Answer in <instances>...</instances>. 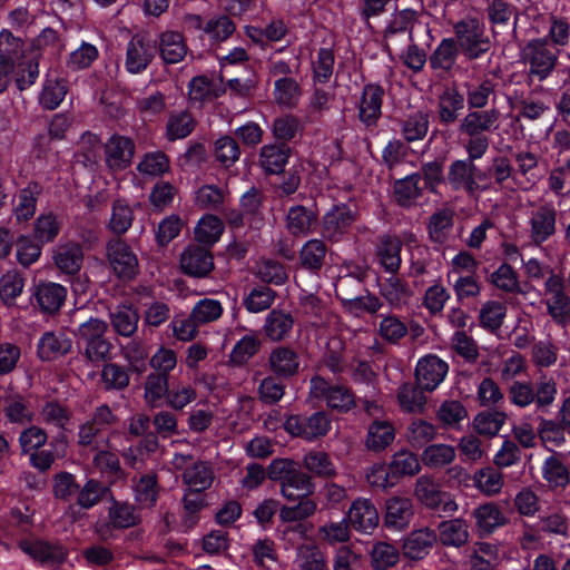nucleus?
Segmentation results:
<instances>
[{
    "mask_svg": "<svg viewBox=\"0 0 570 570\" xmlns=\"http://www.w3.org/2000/svg\"><path fill=\"white\" fill-rule=\"evenodd\" d=\"M24 45L23 41L13 36V33L3 29L0 31V61L6 65H11L19 70L27 72V66L35 63L33 61L24 62Z\"/></svg>",
    "mask_w": 570,
    "mask_h": 570,
    "instance_id": "17",
    "label": "nucleus"
},
{
    "mask_svg": "<svg viewBox=\"0 0 570 570\" xmlns=\"http://www.w3.org/2000/svg\"><path fill=\"white\" fill-rule=\"evenodd\" d=\"M384 88L379 83H367L363 88L358 106L360 120L367 126L374 125L381 117Z\"/></svg>",
    "mask_w": 570,
    "mask_h": 570,
    "instance_id": "16",
    "label": "nucleus"
},
{
    "mask_svg": "<svg viewBox=\"0 0 570 570\" xmlns=\"http://www.w3.org/2000/svg\"><path fill=\"white\" fill-rule=\"evenodd\" d=\"M327 250L324 240L318 238L307 240L298 254L301 266L312 274H317L324 266Z\"/></svg>",
    "mask_w": 570,
    "mask_h": 570,
    "instance_id": "30",
    "label": "nucleus"
},
{
    "mask_svg": "<svg viewBox=\"0 0 570 570\" xmlns=\"http://www.w3.org/2000/svg\"><path fill=\"white\" fill-rule=\"evenodd\" d=\"M474 165L470 159L455 160L450 166L448 180L454 189L464 187L468 191H474L478 185L473 177Z\"/></svg>",
    "mask_w": 570,
    "mask_h": 570,
    "instance_id": "39",
    "label": "nucleus"
},
{
    "mask_svg": "<svg viewBox=\"0 0 570 570\" xmlns=\"http://www.w3.org/2000/svg\"><path fill=\"white\" fill-rule=\"evenodd\" d=\"M346 519L352 528L361 533H372L380 522V513L371 499H355L347 513Z\"/></svg>",
    "mask_w": 570,
    "mask_h": 570,
    "instance_id": "11",
    "label": "nucleus"
},
{
    "mask_svg": "<svg viewBox=\"0 0 570 570\" xmlns=\"http://www.w3.org/2000/svg\"><path fill=\"white\" fill-rule=\"evenodd\" d=\"M72 348V341L62 332L49 331L42 334L37 345L38 356L42 361H53Z\"/></svg>",
    "mask_w": 570,
    "mask_h": 570,
    "instance_id": "21",
    "label": "nucleus"
},
{
    "mask_svg": "<svg viewBox=\"0 0 570 570\" xmlns=\"http://www.w3.org/2000/svg\"><path fill=\"white\" fill-rule=\"evenodd\" d=\"M108 262L115 274L122 279H132L139 272L136 254L120 238H112L106 245Z\"/></svg>",
    "mask_w": 570,
    "mask_h": 570,
    "instance_id": "5",
    "label": "nucleus"
},
{
    "mask_svg": "<svg viewBox=\"0 0 570 570\" xmlns=\"http://www.w3.org/2000/svg\"><path fill=\"white\" fill-rule=\"evenodd\" d=\"M414 517L413 500L406 497H392L385 501L383 525L389 530H404Z\"/></svg>",
    "mask_w": 570,
    "mask_h": 570,
    "instance_id": "12",
    "label": "nucleus"
},
{
    "mask_svg": "<svg viewBox=\"0 0 570 570\" xmlns=\"http://www.w3.org/2000/svg\"><path fill=\"white\" fill-rule=\"evenodd\" d=\"M39 75L38 65L29 63L27 72L19 70L11 65H6L0 61V94L3 92L11 80H14L19 89H24L27 86L32 85Z\"/></svg>",
    "mask_w": 570,
    "mask_h": 570,
    "instance_id": "34",
    "label": "nucleus"
},
{
    "mask_svg": "<svg viewBox=\"0 0 570 570\" xmlns=\"http://www.w3.org/2000/svg\"><path fill=\"white\" fill-rule=\"evenodd\" d=\"M421 181V173H413L394 181L393 196L400 207L410 208L423 196Z\"/></svg>",
    "mask_w": 570,
    "mask_h": 570,
    "instance_id": "20",
    "label": "nucleus"
},
{
    "mask_svg": "<svg viewBox=\"0 0 570 570\" xmlns=\"http://www.w3.org/2000/svg\"><path fill=\"white\" fill-rule=\"evenodd\" d=\"M52 259L57 268L67 275H76L83 263V252L78 243L59 244L53 249Z\"/></svg>",
    "mask_w": 570,
    "mask_h": 570,
    "instance_id": "22",
    "label": "nucleus"
},
{
    "mask_svg": "<svg viewBox=\"0 0 570 570\" xmlns=\"http://www.w3.org/2000/svg\"><path fill=\"white\" fill-rule=\"evenodd\" d=\"M283 428L292 438L313 443L330 433L332 417L324 410L285 414Z\"/></svg>",
    "mask_w": 570,
    "mask_h": 570,
    "instance_id": "2",
    "label": "nucleus"
},
{
    "mask_svg": "<svg viewBox=\"0 0 570 570\" xmlns=\"http://www.w3.org/2000/svg\"><path fill=\"white\" fill-rule=\"evenodd\" d=\"M304 468L323 479H333L337 470L328 453L324 451H309L303 458Z\"/></svg>",
    "mask_w": 570,
    "mask_h": 570,
    "instance_id": "38",
    "label": "nucleus"
},
{
    "mask_svg": "<svg viewBox=\"0 0 570 570\" xmlns=\"http://www.w3.org/2000/svg\"><path fill=\"white\" fill-rule=\"evenodd\" d=\"M538 421V434L543 442H550L557 448L566 443L568 426L563 425L561 420L557 421L540 416Z\"/></svg>",
    "mask_w": 570,
    "mask_h": 570,
    "instance_id": "51",
    "label": "nucleus"
},
{
    "mask_svg": "<svg viewBox=\"0 0 570 570\" xmlns=\"http://www.w3.org/2000/svg\"><path fill=\"white\" fill-rule=\"evenodd\" d=\"M273 96L281 108L292 110L298 106L302 88L294 78L281 77L274 82Z\"/></svg>",
    "mask_w": 570,
    "mask_h": 570,
    "instance_id": "33",
    "label": "nucleus"
},
{
    "mask_svg": "<svg viewBox=\"0 0 570 570\" xmlns=\"http://www.w3.org/2000/svg\"><path fill=\"white\" fill-rule=\"evenodd\" d=\"M392 478H395L396 483L404 476H413L421 470L417 456L409 451H400L392 456L391 462L387 464Z\"/></svg>",
    "mask_w": 570,
    "mask_h": 570,
    "instance_id": "41",
    "label": "nucleus"
},
{
    "mask_svg": "<svg viewBox=\"0 0 570 570\" xmlns=\"http://www.w3.org/2000/svg\"><path fill=\"white\" fill-rule=\"evenodd\" d=\"M507 421L503 411L485 410L478 413L473 420L474 430L484 436H495Z\"/></svg>",
    "mask_w": 570,
    "mask_h": 570,
    "instance_id": "42",
    "label": "nucleus"
},
{
    "mask_svg": "<svg viewBox=\"0 0 570 570\" xmlns=\"http://www.w3.org/2000/svg\"><path fill=\"white\" fill-rule=\"evenodd\" d=\"M39 194L40 187L36 183H30L19 191L14 206V215L18 220H28L35 215Z\"/></svg>",
    "mask_w": 570,
    "mask_h": 570,
    "instance_id": "46",
    "label": "nucleus"
},
{
    "mask_svg": "<svg viewBox=\"0 0 570 570\" xmlns=\"http://www.w3.org/2000/svg\"><path fill=\"white\" fill-rule=\"evenodd\" d=\"M271 371L278 379H292L299 371V356L288 346L275 347L268 357Z\"/></svg>",
    "mask_w": 570,
    "mask_h": 570,
    "instance_id": "19",
    "label": "nucleus"
},
{
    "mask_svg": "<svg viewBox=\"0 0 570 570\" xmlns=\"http://www.w3.org/2000/svg\"><path fill=\"white\" fill-rule=\"evenodd\" d=\"M472 515L480 537L489 535L508 523V518L494 502L480 504L473 510Z\"/></svg>",
    "mask_w": 570,
    "mask_h": 570,
    "instance_id": "18",
    "label": "nucleus"
},
{
    "mask_svg": "<svg viewBox=\"0 0 570 570\" xmlns=\"http://www.w3.org/2000/svg\"><path fill=\"white\" fill-rule=\"evenodd\" d=\"M294 505H283L279 510V518L283 522L302 521L316 511V503L311 498H298Z\"/></svg>",
    "mask_w": 570,
    "mask_h": 570,
    "instance_id": "56",
    "label": "nucleus"
},
{
    "mask_svg": "<svg viewBox=\"0 0 570 570\" xmlns=\"http://www.w3.org/2000/svg\"><path fill=\"white\" fill-rule=\"evenodd\" d=\"M459 56L458 45L454 38H444L436 46L429 58V63L433 70H452Z\"/></svg>",
    "mask_w": 570,
    "mask_h": 570,
    "instance_id": "35",
    "label": "nucleus"
},
{
    "mask_svg": "<svg viewBox=\"0 0 570 570\" xmlns=\"http://www.w3.org/2000/svg\"><path fill=\"white\" fill-rule=\"evenodd\" d=\"M67 297V288L58 283H40L35 287L32 298L35 304L45 314H56L63 305Z\"/></svg>",
    "mask_w": 570,
    "mask_h": 570,
    "instance_id": "14",
    "label": "nucleus"
},
{
    "mask_svg": "<svg viewBox=\"0 0 570 570\" xmlns=\"http://www.w3.org/2000/svg\"><path fill=\"white\" fill-rule=\"evenodd\" d=\"M134 213L128 204L124 200H116L112 204L111 217L109 219V228L116 235L125 234L131 226Z\"/></svg>",
    "mask_w": 570,
    "mask_h": 570,
    "instance_id": "59",
    "label": "nucleus"
},
{
    "mask_svg": "<svg viewBox=\"0 0 570 570\" xmlns=\"http://www.w3.org/2000/svg\"><path fill=\"white\" fill-rule=\"evenodd\" d=\"M3 411L11 423L21 425L31 423L35 417L29 401L20 394L7 397Z\"/></svg>",
    "mask_w": 570,
    "mask_h": 570,
    "instance_id": "40",
    "label": "nucleus"
},
{
    "mask_svg": "<svg viewBox=\"0 0 570 570\" xmlns=\"http://www.w3.org/2000/svg\"><path fill=\"white\" fill-rule=\"evenodd\" d=\"M402 243L399 238L383 235L377 245L376 255L385 272L395 274L401 266Z\"/></svg>",
    "mask_w": 570,
    "mask_h": 570,
    "instance_id": "29",
    "label": "nucleus"
},
{
    "mask_svg": "<svg viewBox=\"0 0 570 570\" xmlns=\"http://www.w3.org/2000/svg\"><path fill=\"white\" fill-rule=\"evenodd\" d=\"M505 315L507 306L503 303L499 301H488L480 309V325L490 332L498 331L502 326Z\"/></svg>",
    "mask_w": 570,
    "mask_h": 570,
    "instance_id": "49",
    "label": "nucleus"
},
{
    "mask_svg": "<svg viewBox=\"0 0 570 570\" xmlns=\"http://www.w3.org/2000/svg\"><path fill=\"white\" fill-rule=\"evenodd\" d=\"M245 215L246 214L238 209H224L222 217L216 215V243L219 242L226 225L233 238L240 237L245 233Z\"/></svg>",
    "mask_w": 570,
    "mask_h": 570,
    "instance_id": "47",
    "label": "nucleus"
},
{
    "mask_svg": "<svg viewBox=\"0 0 570 570\" xmlns=\"http://www.w3.org/2000/svg\"><path fill=\"white\" fill-rule=\"evenodd\" d=\"M159 52L166 63H178L187 53L183 36L176 31H165L159 36Z\"/></svg>",
    "mask_w": 570,
    "mask_h": 570,
    "instance_id": "36",
    "label": "nucleus"
},
{
    "mask_svg": "<svg viewBox=\"0 0 570 570\" xmlns=\"http://www.w3.org/2000/svg\"><path fill=\"white\" fill-rule=\"evenodd\" d=\"M317 223V214L303 205L291 206L286 215V227L294 236L307 235Z\"/></svg>",
    "mask_w": 570,
    "mask_h": 570,
    "instance_id": "28",
    "label": "nucleus"
},
{
    "mask_svg": "<svg viewBox=\"0 0 570 570\" xmlns=\"http://www.w3.org/2000/svg\"><path fill=\"white\" fill-rule=\"evenodd\" d=\"M108 324L98 317H90L72 331L82 357L90 363H100L111 357L112 344L106 337Z\"/></svg>",
    "mask_w": 570,
    "mask_h": 570,
    "instance_id": "1",
    "label": "nucleus"
},
{
    "mask_svg": "<svg viewBox=\"0 0 570 570\" xmlns=\"http://www.w3.org/2000/svg\"><path fill=\"white\" fill-rule=\"evenodd\" d=\"M466 101L470 109H481L488 105L489 97L494 92L492 79L484 78L478 85L465 83Z\"/></svg>",
    "mask_w": 570,
    "mask_h": 570,
    "instance_id": "53",
    "label": "nucleus"
},
{
    "mask_svg": "<svg viewBox=\"0 0 570 570\" xmlns=\"http://www.w3.org/2000/svg\"><path fill=\"white\" fill-rule=\"evenodd\" d=\"M71 411L56 401L46 402L41 410L40 416L46 424L55 425L59 429L66 430L71 419Z\"/></svg>",
    "mask_w": 570,
    "mask_h": 570,
    "instance_id": "55",
    "label": "nucleus"
},
{
    "mask_svg": "<svg viewBox=\"0 0 570 570\" xmlns=\"http://www.w3.org/2000/svg\"><path fill=\"white\" fill-rule=\"evenodd\" d=\"M314 490L315 484L312 476L304 472L298 463L281 487V493L288 501H295L298 498H309Z\"/></svg>",
    "mask_w": 570,
    "mask_h": 570,
    "instance_id": "23",
    "label": "nucleus"
},
{
    "mask_svg": "<svg viewBox=\"0 0 570 570\" xmlns=\"http://www.w3.org/2000/svg\"><path fill=\"white\" fill-rule=\"evenodd\" d=\"M546 305L548 314L556 324L567 326L570 323V296L567 293L550 296Z\"/></svg>",
    "mask_w": 570,
    "mask_h": 570,
    "instance_id": "62",
    "label": "nucleus"
},
{
    "mask_svg": "<svg viewBox=\"0 0 570 570\" xmlns=\"http://www.w3.org/2000/svg\"><path fill=\"white\" fill-rule=\"evenodd\" d=\"M289 155V145H263L259 163L267 175L284 174Z\"/></svg>",
    "mask_w": 570,
    "mask_h": 570,
    "instance_id": "27",
    "label": "nucleus"
},
{
    "mask_svg": "<svg viewBox=\"0 0 570 570\" xmlns=\"http://www.w3.org/2000/svg\"><path fill=\"white\" fill-rule=\"evenodd\" d=\"M179 266L181 271L190 276L203 277L214 267L212 247L200 244H189L180 254Z\"/></svg>",
    "mask_w": 570,
    "mask_h": 570,
    "instance_id": "8",
    "label": "nucleus"
},
{
    "mask_svg": "<svg viewBox=\"0 0 570 570\" xmlns=\"http://www.w3.org/2000/svg\"><path fill=\"white\" fill-rule=\"evenodd\" d=\"M194 127L193 117L186 111H180L171 115L168 119L167 136L170 140L184 139L193 131Z\"/></svg>",
    "mask_w": 570,
    "mask_h": 570,
    "instance_id": "63",
    "label": "nucleus"
},
{
    "mask_svg": "<svg viewBox=\"0 0 570 570\" xmlns=\"http://www.w3.org/2000/svg\"><path fill=\"white\" fill-rule=\"evenodd\" d=\"M297 562L299 570H330L324 553L315 546L299 549Z\"/></svg>",
    "mask_w": 570,
    "mask_h": 570,
    "instance_id": "64",
    "label": "nucleus"
},
{
    "mask_svg": "<svg viewBox=\"0 0 570 570\" xmlns=\"http://www.w3.org/2000/svg\"><path fill=\"white\" fill-rule=\"evenodd\" d=\"M335 63L332 48H320L316 60L312 62V78L314 83L325 85L330 81Z\"/></svg>",
    "mask_w": 570,
    "mask_h": 570,
    "instance_id": "48",
    "label": "nucleus"
},
{
    "mask_svg": "<svg viewBox=\"0 0 570 570\" xmlns=\"http://www.w3.org/2000/svg\"><path fill=\"white\" fill-rule=\"evenodd\" d=\"M108 491L101 482L89 479L83 487H79L77 504L82 509H90L98 504Z\"/></svg>",
    "mask_w": 570,
    "mask_h": 570,
    "instance_id": "57",
    "label": "nucleus"
},
{
    "mask_svg": "<svg viewBox=\"0 0 570 570\" xmlns=\"http://www.w3.org/2000/svg\"><path fill=\"white\" fill-rule=\"evenodd\" d=\"M453 227V213L449 209H438L428 223L430 239L435 244H444L448 232Z\"/></svg>",
    "mask_w": 570,
    "mask_h": 570,
    "instance_id": "43",
    "label": "nucleus"
},
{
    "mask_svg": "<svg viewBox=\"0 0 570 570\" xmlns=\"http://www.w3.org/2000/svg\"><path fill=\"white\" fill-rule=\"evenodd\" d=\"M276 297V292L267 285L253 287L244 298V305L250 313H259L271 307Z\"/></svg>",
    "mask_w": 570,
    "mask_h": 570,
    "instance_id": "52",
    "label": "nucleus"
},
{
    "mask_svg": "<svg viewBox=\"0 0 570 570\" xmlns=\"http://www.w3.org/2000/svg\"><path fill=\"white\" fill-rule=\"evenodd\" d=\"M521 56L523 61L529 65V75L535 77L539 81L550 77L558 62V52L549 48L547 38L528 41Z\"/></svg>",
    "mask_w": 570,
    "mask_h": 570,
    "instance_id": "4",
    "label": "nucleus"
},
{
    "mask_svg": "<svg viewBox=\"0 0 570 570\" xmlns=\"http://www.w3.org/2000/svg\"><path fill=\"white\" fill-rule=\"evenodd\" d=\"M455 458L454 448L448 444L428 445L422 453V462L429 468H442Z\"/></svg>",
    "mask_w": 570,
    "mask_h": 570,
    "instance_id": "54",
    "label": "nucleus"
},
{
    "mask_svg": "<svg viewBox=\"0 0 570 570\" xmlns=\"http://www.w3.org/2000/svg\"><path fill=\"white\" fill-rule=\"evenodd\" d=\"M400 559L397 548L387 542H377L371 552V562L376 570H385L394 566Z\"/></svg>",
    "mask_w": 570,
    "mask_h": 570,
    "instance_id": "60",
    "label": "nucleus"
},
{
    "mask_svg": "<svg viewBox=\"0 0 570 570\" xmlns=\"http://www.w3.org/2000/svg\"><path fill=\"white\" fill-rule=\"evenodd\" d=\"M531 242L540 246L546 243L557 230V210L551 203L541 205L530 218Z\"/></svg>",
    "mask_w": 570,
    "mask_h": 570,
    "instance_id": "10",
    "label": "nucleus"
},
{
    "mask_svg": "<svg viewBox=\"0 0 570 570\" xmlns=\"http://www.w3.org/2000/svg\"><path fill=\"white\" fill-rule=\"evenodd\" d=\"M542 478L552 488L564 489L570 483V471L557 454H552L543 461L541 466Z\"/></svg>",
    "mask_w": 570,
    "mask_h": 570,
    "instance_id": "37",
    "label": "nucleus"
},
{
    "mask_svg": "<svg viewBox=\"0 0 570 570\" xmlns=\"http://www.w3.org/2000/svg\"><path fill=\"white\" fill-rule=\"evenodd\" d=\"M455 42L469 60L483 57L491 48L484 28L476 18L461 19L453 26Z\"/></svg>",
    "mask_w": 570,
    "mask_h": 570,
    "instance_id": "3",
    "label": "nucleus"
},
{
    "mask_svg": "<svg viewBox=\"0 0 570 570\" xmlns=\"http://www.w3.org/2000/svg\"><path fill=\"white\" fill-rule=\"evenodd\" d=\"M101 381L106 390H124L129 385V374L124 366L107 363L101 370Z\"/></svg>",
    "mask_w": 570,
    "mask_h": 570,
    "instance_id": "61",
    "label": "nucleus"
},
{
    "mask_svg": "<svg viewBox=\"0 0 570 570\" xmlns=\"http://www.w3.org/2000/svg\"><path fill=\"white\" fill-rule=\"evenodd\" d=\"M183 480L190 490L203 491L210 487L213 482V471L205 463L193 464L183 473Z\"/></svg>",
    "mask_w": 570,
    "mask_h": 570,
    "instance_id": "58",
    "label": "nucleus"
},
{
    "mask_svg": "<svg viewBox=\"0 0 570 570\" xmlns=\"http://www.w3.org/2000/svg\"><path fill=\"white\" fill-rule=\"evenodd\" d=\"M498 289L510 294H523L515 269L508 263H502L489 278Z\"/></svg>",
    "mask_w": 570,
    "mask_h": 570,
    "instance_id": "45",
    "label": "nucleus"
},
{
    "mask_svg": "<svg viewBox=\"0 0 570 570\" xmlns=\"http://www.w3.org/2000/svg\"><path fill=\"white\" fill-rule=\"evenodd\" d=\"M395 439V429L389 421H373L368 429L365 439V446L368 451L381 452L384 451Z\"/></svg>",
    "mask_w": 570,
    "mask_h": 570,
    "instance_id": "31",
    "label": "nucleus"
},
{
    "mask_svg": "<svg viewBox=\"0 0 570 570\" xmlns=\"http://www.w3.org/2000/svg\"><path fill=\"white\" fill-rule=\"evenodd\" d=\"M19 548L31 559L43 564L61 563L67 557V550L62 546L40 540H22Z\"/></svg>",
    "mask_w": 570,
    "mask_h": 570,
    "instance_id": "15",
    "label": "nucleus"
},
{
    "mask_svg": "<svg viewBox=\"0 0 570 570\" xmlns=\"http://www.w3.org/2000/svg\"><path fill=\"white\" fill-rule=\"evenodd\" d=\"M355 220L356 214L348 205H334L323 216L322 235L332 243L341 242Z\"/></svg>",
    "mask_w": 570,
    "mask_h": 570,
    "instance_id": "6",
    "label": "nucleus"
},
{
    "mask_svg": "<svg viewBox=\"0 0 570 570\" xmlns=\"http://www.w3.org/2000/svg\"><path fill=\"white\" fill-rule=\"evenodd\" d=\"M464 95L459 91L454 83L446 86L439 96L438 109L440 121L443 125L454 122L459 112L464 109Z\"/></svg>",
    "mask_w": 570,
    "mask_h": 570,
    "instance_id": "25",
    "label": "nucleus"
},
{
    "mask_svg": "<svg viewBox=\"0 0 570 570\" xmlns=\"http://www.w3.org/2000/svg\"><path fill=\"white\" fill-rule=\"evenodd\" d=\"M155 53L154 42L148 37L135 35L126 47V70L132 75L141 73L147 69Z\"/></svg>",
    "mask_w": 570,
    "mask_h": 570,
    "instance_id": "9",
    "label": "nucleus"
},
{
    "mask_svg": "<svg viewBox=\"0 0 570 570\" xmlns=\"http://www.w3.org/2000/svg\"><path fill=\"white\" fill-rule=\"evenodd\" d=\"M138 311L130 304H119L109 311V320L114 332L122 337H132L139 323Z\"/></svg>",
    "mask_w": 570,
    "mask_h": 570,
    "instance_id": "24",
    "label": "nucleus"
},
{
    "mask_svg": "<svg viewBox=\"0 0 570 570\" xmlns=\"http://www.w3.org/2000/svg\"><path fill=\"white\" fill-rule=\"evenodd\" d=\"M294 326V318L289 312L274 308L265 317L264 334L274 342L286 338Z\"/></svg>",
    "mask_w": 570,
    "mask_h": 570,
    "instance_id": "26",
    "label": "nucleus"
},
{
    "mask_svg": "<svg viewBox=\"0 0 570 570\" xmlns=\"http://www.w3.org/2000/svg\"><path fill=\"white\" fill-rule=\"evenodd\" d=\"M498 120V111L495 109L485 111L469 112L461 124V131L475 136L481 131L489 130Z\"/></svg>",
    "mask_w": 570,
    "mask_h": 570,
    "instance_id": "44",
    "label": "nucleus"
},
{
    "mask_svg": "<svg viewBox=\"0 0 570 570\" xmlns=\"http://www.w3.org/2000/svg\"><path fill=\"white\" fill-rule=\"evenodd\" d=\"M438 531V540L445 547L460 548L469 540L468 524L459 518L440 522Z\"/></svg>",
    "mask_w": 570,
    "mask_h": 570,
    "instance_id": "32",
    "label": "nucleus"
},
{
    "mask_svg": "<svg viewBox=\"0 0 570 570\" xmlns=\"http://www.w3.org/2000/svg\"><path fill=\"white\" fill-rule=\"evenodd\" d=\"M438 542V534L430 528H423L412 531L404 538L402 543V553L410 560H422L432 550Z\"/></svg>",
    "mask_w": 570,
    "mask_h": 570,
    "instance_id": "13",
    "label": "nucleus"
},
{
    "mask_svg": "<svg viewBox=\"0 0 570 570\" xmlns=\"http://www.w3.org/2000/svg\"><path fill=\"white\" fill-rule=\"evenodd\" d=\"M449 365L438 355L429 354L421 357L415 367V381L421 390L432 392L445 379Z\"/></svg>",
    "mask_w": 570,
    "mask_h": 570,
    "instance_id": "7",
    "label": "nucleus"
},
{
    "mask_svg": "<svg viewBox=\"0 0 570 570\" xmlns=\"http://www.w3.org/2000/svg\"><path fill=\"white\" fill-rule=\"evenodd\" d=\"M61 219L53 213H43L35 222V237L40 243H51L59 235Z\"/></svg>",
    "mask_w": 570,
    "mask_h": 570,
    "instance_id": "50",
    "label": "nucleus"
}]
</instances>
